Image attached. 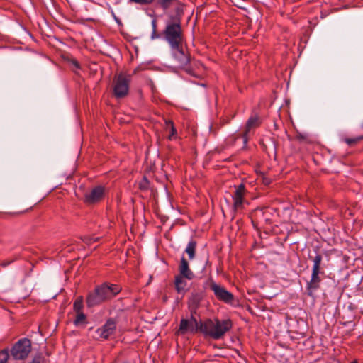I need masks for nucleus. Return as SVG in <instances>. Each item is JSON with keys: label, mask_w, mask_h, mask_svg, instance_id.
I'll return each mask as SVG.
<instances>
[{"label": "nucleus", "mask_w": 363, "mask_h": 363, "mask_svg": "<svg viewBox=\"0 0 363 363\" xmlns=\"http://www.w3.org/2000/svg\"><path fill=\"white\" fill-rule=\"evenodd\" d=\"M231 328L232 322L230 319L223 320L217 318L214 320L207 319L200 322V332L214 340L222 338Z\"/></svg>", "instance_id": "1"}, {"label": "nucleus", "mask_w": 363, "mask_h": 363, "mask_svg": "<svg viewBox=\"0 0 363 363\" xmlns=\"http://www.w3.org/2000/svg\"><path fill=\"white\" fill-rule=\"evenodd\" d=\"M162 35L172 49L181 47L184 42V35L180 18L171 16L170 20L167 22Z\"/></svg>", "instance_id": "2"}, {"label": "nucleus", "mask_w": 363, "mask_h": 363, "mask_svg": "<svg viewBox=\"0 0 363 363\" xmlns=\"http://www.w3.org/2000/svg\"><path fill=\"white\" fill-rule=\"evenodd\" d=\"M122 288L118 284L104 283L96 286L92 292V306L102 304L113 298Z\"/></svg>", "instance_id": "3"}, {"label": "nucleus", "mask_w": 363, "mask_h": 363, "mask_svg": "<svg viewBox=\"0 0 363 363\" xmlns=\"http://www.w3.org/2000/svg\"><path fill=\"white\" fill-rule=\"evenodd\" d=\"M310 258L312 259L313 265L312 267L311 279L307 282L306 288L308 291V295L309 296H313L314 291L320 288V283L322 281L320 275L323 274L324 272L321 267L323 260L322 255L320 254H316L314 257L312 258L310 257Z\"/></svg>", "instance_id": "4"}, {"label": "nucleus", "mask_w": 363, "mask_h": 363, "mask_svg": "<svg viewBox=\"0 0 363 363\" xmlns=\"http://www.w3.org/2000/svg\"><path fill=\"white\" fill-rule=\"evenodd\" d=\"M130 81L131 75L124 72H121L114 76L112 88L116 98L122 99L128 94Z\"/></svg>", "instance_id": "5"}, {"label": "nucleus", "mask_w": 363, "mask_h": 363, "mask_svg": "<svg viewBox=\"0 0 363 363\" xmlns=\"http://www.w3.org/2000/svg\"><path fill=\"white\" fill-rule=\"evenodd\" d=\"M31 350L30 340L23 338L19 340L11 348V357L16 360L26 359Z\"/></svg>", "instance_id": "6"}, {"label": "nucleus", "mask_w": 363, "mask_h": 363, "mask_svg": "<svg viewBox=\"0 0 363 363\" xmlns=\"http://www.w3.org/2000/svg\"><path fill=\"white\" fill-rule=\"evenodd\" d=\"M200 332V322L199 323L196 318L191 313L190 319L182 318L180 321L179 328L177 334L184 335L187 333H196Z\"/></svg>", "instance_id": "7"}, {"label": "nucleus", "mask_w": 363, "mask_h": 363, "mask_svg": "<svg viewBox=\"0 0 363 363\" xmlns=\"http://www.w3.org/2000/svg\"><path fill=\"white\" fill-rule=\"evenodd\" d=\"M210 289L213 291L218 300L225 303H231L233 301V294L227 291L223 286L212 281L210 284Z\"/></svg>", "instance_id": "8"}, {"label": "nucleus", "mask_w": 363, "mask_h": 363, "mask_svg": "<svg viewBox=\"0 0 363 363\" xmlns=\"http://www.w3.org/2000/svg\"><path fill=\"white\" fill-rule=\"evenodd\" d=\"M116 328V322L112 318H110L101 328L96 331V333L101 338L108 339L114 333Z\"/></svg>", "instance_id": "9"}, {"label": "nucleus", "mask_w": 363, "mask_h": 363, "mask_svg": "<svg viewBox=\"0 0 363 363\" xmlns=\"http://www.w3.org/2000/svg\"><path fill=\"white\" fill-rule=\"evenodd\" d=\"M173 50V57L179 68L185 67L190 62L189 56L184 53L182 45L177 49Z\"/></svg>", "instance_id": "10"}, {"label": "nucleus", "mask_w": 363, "mask_h": 363, "mask_svg": "<svg viewBox=\"0 0 363 363\" xmlns=\"http://www.w3.org/2000/svg\"><path fill=\"white\" fill-rule=\"evenodd\" d=\"M235 191L233 196V206L235 209H238L242 207L243 203V196L245 195V189L242 183L238 186H235Z\"/></svg>", "instance_id": "11"}, {"label": "nucleus", "mask_w": 363, "mask_h": 363, "mask_svg": "<svg viewBox=\"0 0 363 363\" xmlns=\"http://www.w3.org/2000/svg\"><path fill=\"white\" fill-rule=\"evenodd\" d=\"M179 276L184 277L188 280H191L194 278V272L190 269L187 260L182 257L179 266Z\"/></svg>", "instance_id": "12"}, {"label": "nucleus", "mask_w": 363, "mask_h": 363, "mask_svg": "<svg viewBox=\"0 0 363 363\" xmlns=\"http://www.w3.org/2000/svg\"><path fill=\"white\" fill-rule=\"evenodd\" d=\"M260 124L259 118L257 116L250 117L247 120L245 132L242 134V138L245 143L247 142L249 132L255 128H257Z\"/></svg>", "instance_id": "13"}, {"label": "nucleus", "mask_w": 363, "mask_h": 363, "mask_svg": "<svg viewBox=\"0 0 363 363\" xmlns=\"http://www.w3.org/2000/svg\"><path fill=\"white\" fill-rule=\"evenodd\" d=\"M184 277L177 275L175 277L174 285L175 289L179 294L185 293L186 291L187 282Z\"/></svg>", "instance_id": "14"}, {"label": "nucleus", "mask_w": 363, "mask_h": 363, "mask_svg": "<svg viewBox=\"0 0 363 363\" xmlns=\"http://www.w3.org/2000/svg\"><path fill=\"white\" fill-rule=\"evenodd\" d=\"M106 190L102 186H97L92 189V204L99 202L105 196Z\"/></svg>", "instance_id": "15"}, {"label": "nucleus", "mask_w": 363, "mask_h": 363, "mask_svg": "<svg viewBox=\"0 0 363 363\" xmlns=\"http://www.w3.org/2000/svg\"><path fill=\"white\" fill-rule=\"evenodd\" d=\"M201 299L202 296L200 294L196 293L191 295L189 299V307L191 308V313H193V311L195 313L196 310L199 308Z\"/></svg>", "instance_id": "16"}, {"label": "nucleus", "mask_w": 363, "mask_h": 363, "mask_svg": "<svg viewBox=\"0 0 363 363\" xmlns=\"http://www.w3.org/2000/svg\"><path fill=\"white\" fill-rule=\"evenodd\" d=\"M75 318L73 321L74 325L77 327L84 326L88 323L87 318L83 311L74 313Z\"/></svg>", "instance_id": "17"}, {"label": "nucleus", "mask_w": 363, "mask_h": 363, "mask_svg": "<svg viewBox=\"0 0 363 363\" xmlns=\"http://www.w3.org/2000/svg\"><path fill=\"white\" fill-rule=\"evenodd\" d=\"M196 247V242L195 240H191L185 250V252L188 254L190 259H193L195 257Z\"/></svg>", "instance_id": "18"}, {"label": "nucleus", "mask_w": 363, "mask_h": 363, "mask_svg": "<svg viewBox=\"0 0 363 363\" xmlns=\"http://www.w3.org/2000/svg\"><path fill=\"white\" fill-rule=\"evenodd\" d=\"M166 126H165V128L166 130H169L170 131V135H169V140H172V138H175V136L177 135V130L174 125V123L172 121H166Z\"/></svg>", "instance_id": "19"}, {"label": "nucleus", "mask_w": 363, "mask_h": 363, "mask_svg": "<svg viewBox=\"0 0 363 363\" xmlns=\"http://www.w3.org/2000/svg\"><path fill=\"white\" fill-rule=\"evenodd\" d=\"M84 305H83V298L82 296L78 297L74 302L73 310L74 313H78L82 311Z\"/></svg>", "instance_id": "20"}, {"label": "nucleus", "mask_w": 363, "mask_h": 363, "mask_svg": "<svg viewBox=\"0 0 363 363\" xmlns=\"http://www.w3.org/2000/svg\"><path fill=\"white\" fill-rule=\"evenodd\" d=\"M159 4L164 10H167L171 6L174 5L175 3H177V0H158Z\"/></svg>", "instance_id": "21"}, {"label": "nucleus", "mask_w": 363, "mask_h": 363, "mask_svg": "<svg viewBox=\"0 0 363 363\" xmlns=\"http://www.w3.org/2000/svg\"><path fill=\"white\" fill-rule=\"evenodd\" d=\"M363 140V136L355 137L354 138H345L344 141L349 145H354Z\"/></svg>", "instance_id": "22"}, {"label": "nucleus", "mask_w": 363, "mask_h": 363, "mask_svg": "<svg viewBox=\"0 0 363 363\" xmlns=\"http://www.w3.org/2000/svg\"><path fill=\"white\" fill-rule=\"evenodd\" d=\"M9 357V354L7 350H4L0 352V363H6Z\"/></svg>", "instance_id": "23"}, {"label": "nucleus", "mask_w": 363, "mask_h": 363, "mask_svg": "<svg viewBox=\"0 0 363 363\" xmlns=\"http://www.w3.org/2000/svg\"><path fill=\"white\" fill-rule=\"evenodd\" d=\"M155 0H129L130 2L135 3L140 5L151 4Z\"/></svg>", "instance_id": "24"}, {"label": "nucleus", "mask_w": 363, "mask_h": 363, "mask_svg": "<svg viewBox=\"0 0 363 363\" xmlns=\"http://www.w3.org/2000/svg\"><path fill=\"white\" fill-rule=\"evenodd\" d=\"M160 37V35L157 33V30H152L151 38L152 40L159 38Z\"/></svg>", "instance_id": "25"}, {"label": "nucleus", "mask_w": 363, "mask_h": 363, "mask_svg": "<svg viewBox=\"0 0 363 363\" xmlns=\"http://www.w3.org/2000/svg\"><path fill=\"white\" fill-rule=\"evenodd\" d=\"M42 357L40 356L35 357L33 358V361L30 363H41Z\"/></svg>", "instance_id": "26"}, {"label": "nucleus", "mask_w": 363, "mask_h": 363, "mask_svg": "<svg viewBox=\"0 0 363 363\" xmlns=\"http://www.w3.org/2000/svg\"><path fill=\"white\" fill-rule=\"evenodd\" d=\"M84 201L86 203H89L91 202V195L86 194L84 196Z\"/></svg>", "instance_id": "27"}, {"label": "nucleus", "mask_w": 363, "mask_h": 363, "mask_svg": "<svg viewBox=\"0 0 363 363\" xmlns=\"http://www.w3.org/2000/svg\"><path fill=\"white\" fill-rule=\"evenodd\" d=\"M148 183L144 182V183H140V189H145L147 188Z\"/></svg>", "instance_id": "28"}, {"label": "nucleus", "mask_w": 363, "mask_h": 363, "mask_svg": "<svg viewBox=\"0 0 363 363\" xmlns=\"http://www.w3.org/2000/svg\"><path fill=\"white\" fill-rule=\"evenodd\" d=\"M152 30H157V21L155 19L152 21Z\"/></svg>", "instance_id": "29"}, {"label": "nucleus", "mask_w": 363, "mask_h": 363, "mask_svg": "<svg viewBox=\"0 0 363 363\" xmlns=\"http://www.w3.org/2000/svg\"><path fill=\"white\" fill-rule=\"evenodd\" d=\"M71 63L77 68H79V63L76 60H72Z\"/></svg>", "instance_id": "30"}, {"label": "nucleus", "mask_w": 363, "mask_h": 363, "mask_svg": "<svg viewBox=\"0 0 363 363\" xmlns=\"http://www.w3.org/2000/svg\"><path fill=\"white\" fill-rule=\"evenodd\" d=\"M65 180L72 179V174H69L68 175H65L64 178Z\"/></svg>", "instance_id": "31"}, {"label": "nucleus", "mask_w": 363, "mask_h": 363, "mask_svg": "<svg viewBox=\"0 0 363 363\" xmlns=\"http://www.w3.org/2000/svg\"><path fill=\"white\" fill-rule=\"evenodd\" d=\"M86 303L88 306H91L90 295L89 294L86 297Z\"/></svg>", "instance_id": "32"}, {"label": "nucleus", "mask_w": 363, "mask_h": 363, "mask_svg": "<svg viewBox=\"0 0 363 363\" xmlns=\"http://www.w3.org/2000/svg\"><path fill=\"white\" fill-rule=\"evenodd\" d=\"M99 240V238H96V239H94V238H92V242H93V241H96V240Z\"/></svg>", "instance_id": "33"}, {"label": "nucleus", "mask_w": 363, "mask_h": 363, "mask_svg": "<svg viewBox=\"0 0 363 363\" xmlns=\"http://www.w3.org/2000/svg\"><path fill=\"white\" fill-rule=\"evenodd\" d=\"M350 363H358V361L357 360H354V361L351 362Z\"/></svg>", "instance_id": "34"}, {"label": "nucleus", "mask_w": 363, "mask_h": 363, "mask_svg": "<svg viewBox=\"0 0 363 363\" xmlns=\"http://www.w3.org/2000/svg\"><path fill=\"white\" fill-rule=\"evenodd\" d=\"M298 138H302V139H304V138H304L303 135H300L298 136Z\"/></svg>", "instance_id": "35"}, {"label": "nucleus", "mask_w": 363, "mask_h": 363, "mask_svg": "<svg viewBox=\"0 0 363 363\" xmlns=\"http://www.w3.org/2000/svg\"><path fill=\"white\" fill-rule=\"evenodd\" d=\"M143 179H144L145 182H147V181L146 177H144V178H143Z\"/></svg>", "instance_id": "36"}, {"label": "nucleus", "mask_w": 363, "mask_h": 363, "mask_svg": "<svg viewBox=\"0 0 363 363\" xmlns=\"http://www.w3.org/2000/svg\"><path fill=\"white\" fill-rule=\"evenodd\" d=\"M362 128H363V123H362Z\"/></svg>", "instance_id": "37"}]
</instances>
